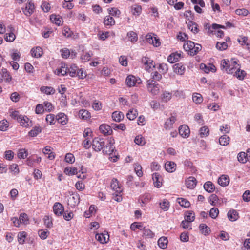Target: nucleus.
<instances>
[{
  "instance_id": "f257e3e1",
  "label": "nucleus",
  "mask_w": 250,
  "mask_h": 250,
  "mask_svg": "<svg viewBox=\"0 0 250 250\" xmlns=\"http://www.w3.org/2000/svg\"><path fill=\"white\" fill-rule=\"evenodd\" d=\"M146 86L147 90L152 95H156L159 93L160 86L156 81L148 80L147 81Z\"/></svg>"
},
{
  "instance_id": "f03ea898",
  "label": "nucleus",
  "mask_w": 250,
  "mask_h": 250,
  "mask_svg": "<svg viewBox=\"0 0 250 250\" xmlns=\"http://www.w3.org/2000/svg\"><path fill=\"white\" fill-rule=\"evenodd\" d=\"M92 146L93 149L95 151H100L101 150H103L105 146L104 140L103 138H95L93 140Z\"/></svg>"
},
{
  "instance_id": "7ed1b4c3",
  "label": "nucleus",
  "mask_w": 250,
  "mask_h": 250,
  "mask_svg": "<svg viewBox=\"0 0 250 250\" xmlns=\"http://www.w3.org/2000/svg\"><path fill=\"white\" fill-rule=\"evenodd\" d=\"M80 202V196L77 193H72L68 199V205L71 207H74Z\"/></svg>"
},
{
  "instance_id": "20e7f679",
  "label": "nucleus",
  "mask_w": 250,
  "mask_h": 250,
  "mask_svg": "<svg viewBox=\"0 0 250 250\" xmlns=\"http://www.w3.org/2000/svg\"><path fill=\"white\" fill-rule=\"evenodd\" d=\"M126 83L128 87H132L135 86L136 83H141V80L135 77L133 75H128L126 79Z\"/></svg>"
},
{
  "instance_id": "39448f33",
  "label": "nucleus",
  "mask_w": 250,
  "mask_h": 250,
  "mask_svg": "<svg viewBox=\"0 0 250 250\" xmlns=\"http://www.w3.org/2000/svg\"><path fill=\"white\" fill-rule=\"evenodd\" d=\"M35 9L34 4L31 0H28L26 6L22 8V10L26 16H30L34 12Z\"/></svg>"
},
{
  "instance_id": "423d86ee",
  "label": "nucleus",
  "mask_w": 250,
  "mask_h": 250,
  "mask_svg": "<svg viewBox=\"0 0 250 250\" xmlns=\"http://www.w3.org/2000/svg\"><path fill=\"white\" fill-rule=\"evenodd\" d=\"M141 62L145 65V69L148 71L152 67H155V63L153 60L147 56L143 57L142 58Z\"/></svg>"
},
{
  "instance_id": "0eeeda50",
  "label": "nucleus",
  "mask_w": 250,
  "mask_h": 250,
  "mask_svg": "<svg viewBox=\"0 0 250 250\" xmlns=\"http://www.w3.org/2000/svg\"><path fill=\"white\" fill-rule=\"evenodd\" d=\"M221 66L222 68L225 69L227 73L228 74H233L234 72L233 70H235L236 69V67H234L233 66L231 67L229 61L225 59L222 61Z\"/></svg>"
},
{
  "instance_id": "6e6552de",
  "label": "nucleus",
  "mask_w": 250,
  "mask_h": 250,
  "mask_svg": "<svg viewBox=\"0 0 250 250\" xmlns=\"http://www.w3.org/2000/svg\"><path fill=\"white\" fill-rule=\"evenodd\" d=\"M146 39L148 43L152 44L154 46L158 47L161 44L159 39L155 37H152L151 34H147L146 36Z\"/></svg>"
},
{
  "instance_id": "1a4fd4ad",
  "label": "nucleus",
  "mask_w": 250,
  "mask_h": 250,
  "mask_svg": "<svg viewBox=\"0 0 250 250\" xmlns=\"http://www.w3.org/2000/svg\"><path fill=\"white\" fill-rule=\"evenodd\" d=\"M179 132L183 137L187 138L189 136L190 129L187 125H183L179 127Z\"/></svg>"
},
{
  "instance_id": "9d476101",
  "label": "nucleus",
  "mask_w": 250,
  "mask_h": 250,
  "mask_svg": "<svg viewBox=\"0 0 250 250\" xmlns=\"http://www.w3.org/2000/svg\"><path fill=\"white\" fill-rule=\"evenodd\" d=\"M53 208L54 213L57 216L61 215L64 212L63 206L59 202L54 204Z\"/></svg>"
},
{
  "instance_id": "9b49d317",
  "label": "nucleus",
  "mask_w": 250,
  "mask_h": 250,
  "mask_svg": "<svg viewBox=\"0 0 250 250\" xmlns=\"http://www.w3.org/2000/svg\"><path fill=\"white\" fill-rule=\"evenodd\" d=\"M99 130L104 135H108L112 133V129L110 126L107 124H102L99 127Z\"/></svg>"
},
{
  "instance_id": "f8f14e48",
  "label": "nucleus",
  "mask_w": 250,
  "mask_h": 250,
  "mask_svg": "<svg viewBox=\"0 0 250 250\" xmlns=\"http://www.w3.org/2000/svg\"><path fill=\"white\" fill-rule=\"evenodd\" d=\"M110 186L114 191L119 194H120L123 190L122 187L119 184V182L116 179H113L112 180Z\"/></svg>"
},
{
  "instance_id": "ddd939ff",
  "label": "nucleus",
  "mask_w": 250,
  "mask_h": 250,
  "mask_svg": "<svg viewBox=\"0 0 250 250\" xmlns=\"http://www.w3.org/2000/svg\"><path fill=\"white\" fill-rule=\"evenodd\" d=\"M56 120L62 125H65L67 123V116L63 113H59L56 116Z\"/></svg>"
},
{
  "instance_id": "4468645a",
  "label": "nucleus",
  "mask_w": 250,
  "mask_h": 250,
  "mask_svg": "<svg viewBox=\"0 0 250 250\" xmlns=\"http://www.w3.org/2000/svg\"><path fill=\"white\" fill-rule=\"evenodd\" d=\"M185 182L186 186L188 188L193 189L196 186L197 180L193 177H189L186 180Z\"/></svg>"
},
{
  "instance_id": "2eb2a0df",
  "label": "nucleus",
  "mask_w": 250,
  "mask_h": 250,
  "mask_svg": "<svg viewBox=\"0 0 250 250\" xmlns=\"http://www.w3.org/2000/svg\"><path fill=\"white\" fill-rule=\"evenodd\" d=\"M181 54L180 53H173L171 54L167 58V61L173 63L179 60L181 58Z\"/></svg>"
},
{
  "instance_id": "dca6fc26",
  "label": "nucleus",
  "mask_w": 250,
  "mask_h": 250,
  "mask_svg": "<svg viewBox=\"0 0 250 250\" xmlns=\"http://www.w3.org/2000/svg\"><path fill=\"white\" fill-rule=\"evenodd\" d=\"M229 182V177L227 175H221L218 180V184L222 186L225 187L227 186Z\"/></svg>"
},
{
  "instance_id": "f3484780",
  "label": "nucleus",
  "mask_w": 250,
  "mask_h": 250,
  "mask_svg": "<svg viewBox=\"0 0 250 250\" xmlns=\"http://www.w3.org/2000/svg\"><path fill=\"white\" fill-rule=\"evenodd\" d=\"M174 72L178 74L183 75L185 71V67L181 63H178L174 65Z\"/></svg>"
},
{
  "instance_id": "a211bd4d",
  "label": "nucleus",
  "mask_w": 250,
  "mask_h": 250,
  "mask_svg": "<svg viewBox=\"0 0 250 250\" xmlns=\"http://www.w3.org/2000/svg\"><path fill=\"white\" fill-rule=\"evenodd\" d=\"M176 118L173 116H171L169 118L167 119L165 123L164 127L166 129H169L173 127L174 123L175 122Z\"/></svg>"
},
{
  "instance_id": "6ab92c4d",
  "label": "nucleus",
  "mask_w": 250,
  "mask_h": 250,
  "mask_svg": "<svg viewBox=\"0 0 250 250\" xmlns=\"http://www.w3.org/2000/svg\"><path fill=\"white\" fill-rule=\"evenodd\" d=\"M229 219L231 221H235L239 218V214L236 210H230L227 214Z\"/></svg>"
},
{
  "instance_id": "aec40b11",
  "label": "nucleus",
  "mask_w": 250,
  "mask_h": 250,
  "mask_svg": "<svg viewBox=\"0 0 250 250\" xmlns=\"http://www.w3.org/2000/svg\"><path fill=\"white\" fill-rule=\"evenodd\" d=\"M50 19L53 23L58 26L62 23V19L60 16L52 14L50 16Z\"/></svg>"
},
{
  "instance_id": "412c9836",
  "label": "nucleus",
  "mask_w": 250,
  "mask_h": 250,
  "mask_svg": "<svg viewBox=\"0 0 250 250\" xmlns=\"http://www.w3.org/2000/svg\"><path fill=\"white\" fill-rule=\"evenodd\" d=\"M161 178V177L158 173H154L153 174L152 179L155 187L159 188L162 186V182L160 180Z\"/></svg>"
},
{
  "instance_id": "4be33fe9",
  "label": "nucleus",
  "mask_w": 250,
  "mask_h": 250,
  "mask_svg": "<svg viewBox=\"0 0 250 250\" xmlns=\"http://www.w3.org/2000/svg\"><path fill=\"white\" fill-rule=\"evenodd\" d=\"M195 46V43L191 41H188L183 45V48L186 51H188V54L191 53V51L193 50V48Z\"/></svg>"
},
{
  "instance_id": "5701e85b",
  "label": "nucleus",
  "mask_w": 250,
  "mask_h": 250,
  "mask_svg": "<svg viewBox=\"0 0 250 250\" xmlns=\"http://www.w3.org/2000/svg\"><path fill=\"white\" fill-rule=\"evenodd\" d=\"M176 166L173 162H167L165 165V169L168 172H173L176 170Z\"/></svg>"
},
{
  "instance_id": "b1692460",
  "label": "nucleus",
  "mask_w": 250,
  "mask_h": 250,
  "mask_svg": "<svg viewBox=\"0 0 250 250\" xmlns=\"http://www.w3.org/2000/svg\"><path fill=\"white\" fill-rule=\"evenodd\" d=\"M42 49L40 47L33 48L31 50V54L32 57L39 58L42 56Z\"/></svg>"
},
{
  "instance_id": "393cba45",
  "label": "nucleus",
  "mask_w": 250,
  "mask_h": 250,
  "mask_svg": "<svg viewBox=\"0 0 250 250\" xmlns=\"http://www.w3.org/2000/svg\"><path fill=\"white\" fill-rule=\"evenodd\" d=\"M233 73H234V75L240 80H243L246 75V72L244 70H240L239 68H236L235 70H233Z\"/></svg>"
},
{
  "instance_id": "a878e982",
  "label": "nucleus",
  "mask_w": 250,
  "mask_h": 250,
  "mask_svg": "<svg viewBox=\"0 0 250 250\" xmlns=\"http://www.w3.org/2000/svg\"><path fill=\"white\" fill-rule=\"evenodd\" d=\"M124 117V114L120 111H114L112 114V118L115 122H120L122 119H123Z\"/></svg>"
},
{
  "instance_id": "bb28decb",
  "label": "nucleus",
  "mask_w": 250,
  "mask_h": 250,
  "mask_svg": "<svg viewBox=\"0 0 250 250\" xmlns=\"http://www.w3.org/2000/svg\"><path fill=\"white\" fill-rule=\"evenodd\" d=\"M20 123L21 125L24 127H27L30 125L29 119L26 116L21 115L20 120L18 121Z\"/></svg>"
},
{
  "instance_id": "cd10ccee",
  "label": "nucleus",
  "mask_w": 250,
  "mask_h": 250,
  "mask_svg": "<svg viewBox=\"0 0 250 250\" xmlns=\"http://www.w3.org/2000/svg\"><path fill=\"white\" fill-rule=\"evenodd\" d=\"M40 90L47 95H52L55 92L54 88L50 86H42L40 88Z\"/></svg>"
},
{
  "instance_id": "c85d7f7f",
  "label": "nucleus",
  "mask_w": 250,
  "mask_h": 250,
  "mask_svg": "<svg viewBox=\"0 0 250 250\" xmlns=\"http://www.w3.org/2000/svg\"><path fill=\"white\" fill-rule=\"evenodd\" d=\"M204 188L206 191L209 193H212L215 190V186L210 181H208L205 183Z\"/></svg>"
},
{
  "instance_id": "c756f323",
  "label": "nucleus",
  "mask_w": 250,
  "mask_h": 250,
  "mask_svg": "<svg viewBox=\"0 0 250 250\" xmlns=\"http://www.w3.org/2000/svg\"><path fill=\"white\" fill-rule=\"evenodd\" d=\"M114 147L111 142H109L108 144L104 146L103 149V152L104 154H111L113 152Z\"/></svg>"
},
{
  "instance_id": "7c9ffc66",
  "label": "nucleus",
  "mask_w": 250,
  "mask_h": 250,
  "mask_svg": "<svg viewBox=\"0 0 250 250\" xmlns=\"http://www.w3.org/2000/svg\"><path fill=\"white\" fill-rule=\"evenodd\" d=\"M127 36L128 38V40L130 41L132 43L136 42L138 40V35L137 33L134 31H131L127 33Z\"/></svg>"
},
{
  "instance_id": "2f4dec72",
  "label": "nucleus",
  "mask_w": 250,
  "mask_h": 250,
  "mask_svg": "<svg viewBox=\"0 0 250 250\" xmlns=\"http://www.w3.org/2000/svg\"><path fill=\"white\" fill-rule=\"evenodd\" d=\"M168 240L165 237L160 238L158 241V245L161 249H165L167 247Z\"/></svg>"
},
{
  "instance_id": "473e14b6",
  "label": "nucleus",
  "mask_w": 250,
  "mask_h": 250,
  "mask_svg": "<svg viewBox=\"0 0 250 250\" xmlns=\"http://www.w3.org/2000/svg\"><path fill=\"white\" fill-rule=\"evenodd\" d=\"M104 23L105 25L112 26L115 24L114 19L110 15L105 17L104 20Z\"/></svg>"
},
{
  "instance_id": "72a5a7b5",
  "label": "nucleus",
  "mask_w": 250,
  "mask_h": 250,
  "mask_svg": "<svg viewBox=\"0 0 250 250\" xmlns=\"http://www.w3.org/2000/svg\"><path fill=\"white\" fill-rule=\"evenodd\" d=\"M79 116L83 119L86 120L91 117V114L88 111L85 109L80 110L79 112Z\"/></svg>"
},
{
  "instance_id": "f704fd0d",
  "label": "nucleus",
  "mask_w": 250,
  "mask_h": 250,
  "mask_svg": "<svg viewBox=\"0 0 250 250\" xmlns=\"http://www.w3.org/2000/svg\"><path fill=\"white\" fill-rule=\"evenodd\" d=\"M1 77L5 79L6 82H10L12 80V77L8 72L6 68H2L1 70Z\"/></svg>"
},
{
  "instance_id": "c9c22d12",
  "label": "nucleus",
  "mask_w": 250,
  "mask_h": 250,
  "mask_svg": "<svg viewBox=\"0 0 250 250\" xmlns=\"http://www.w3.org/2000/svg\"><path fill=\"white\" fill-rule=\"evenodd\" d=\"M137 115V110L136 109H131L127 113L126 117L129 120H133L136 118Z\"/></svg>"
},
{
  "instance_id": "e433bc0d",
  "label": "nucleus",
  "mask_w": 250,
  "mask_h": 250,
  "mask_svg": "<svg viewBox=\"0 0 250 250\" xmlns=\"http://www.w3.org/2000/svg\"><path fill=\"white\" fill-rule=\"evenodd\" d=\"M199 228L201 231L202 233L205 235L209 234L210 232V228L205 224H200L199 226Z\"/></svg>"
},
{
  "instance_id": "4c0bfd02",
  "label": "nucleus",
  "mask_w": 250,
  "mask_h": 250,
  "mask_svg": "<svg viewBox=\"0 0 250 250\" xmlns=\"http://www.w3.org/2000/svg\"><path fill=\"white\" fill-rule=\"evenodd\" d=\"M64 172L66 175H73L77 174L78 170L76 167H67L64 169Z\"/></svg>"
},
{
  "instance_id": "58836bf2",
  "label": "nucleus",
  "mask_w": 250,
  "mask_h": 250,
  "mask_svg": "<svg viewBox=\"0 0 250 250\" xmlns=\"http://www.w3.org/2000/svg\"><path fill=\"white\" fill-rule=\"evenodd\" d=\"M143 236L146 238H152L154 236V233L148 228H143Z\"/></svg>"
},
{
  "instance_id": "ea45409f",
  "label": "nucleus",
  "mask_w": 250,
  "mask_h": 250,
  "mask_svg": "<svg viewBox=\"0 0 250 250\" xmlns=\"http://www.w3.org/2000/svg\"><path fill=\"white\" fill-rule=\"evenodd\" d=\"M247 156V153L244 152H240L237 156L238 161L242 163H245L248 160Z\"/></svg>"
},
{
  "instance_id": "a19ab883",
  "label": "nucleus",
  "mask_w": 250,
  "mask_h": 250,
  "mask_svg": "<svg viewBox=\"0 0 250 250\" xmlns=\"http://www.w3.org/2000/svg\"><path fill=\"white\" fill-rule=\"evenodd\" d=\"M55 73L58 75H61L64 76L68 73V68L66 67L65 66H62L60 68L56 69Z\"/></svg>"
},
{
  "instance_id": "79ce46f5",
  "label": "nucleus",
  "mask_w": 250,
  "mask_h": 250,
  "mask_svg": "<svg viewBox=\"0 0 250 250\" xmlns=\"http://www.w3.org/2000/svg\"><path fill=\"white\" fill-rule=\"evenodd\" d=\"M159 205L161 208L165 211L169 209V202L166 199H164L162 202H160Z\"/></svg>"
},
{
  "instance_id": "37998d69",
  "label": "nucleus",
  "mask_w": 250,
  "mask_h": 250,
  "mask_svg": "<svg viewBox=\"0 0 250 250\" xmlns=\"http://www.w3.org/2000/svg\"><path fill=\"white\" fill-rule=\"evenodd\" d=\"M230 138L226 135H224L220 137L219 139V143L221 145L226 146L229 143Z\"/></svg>"
},
{
  "instance_id": "c03bdc74",
  "label": "nucleus",
  "mask_w": 250,
  "mask_h": 250,
  "mask_svg": "<svg viewBox=\"0 0 250 250\" xmlns=\"http://www.w3.org/2000/svg\"><path fill=\"white\" fill-rule=\"evenodd\" d=\"M178 202L181 206L185 208H188L190 205V202L188 200L183 198H179Z\"/></svg>"
},
{
  "instance_id": "a18cd8bd",
  "label": "nucleus",
  "mask_w": 250,
  "mask_h": 250,
  "mask_svg": "<svg viewBox=\"0 0 250 250\" xmlns=\"http://www.w3.org/2000/svg\"><path fill=\"white\" fill-rule=\"evenodd\" d=\"M188 27L194 33H196L198 32L199 30L197 28V25L195 22L193 21H189L188 24Z\"/></svg>"
},
{
  "instance_id": "49530a36",
  "label": "nucleus",
  "mask_w": 250,
  "mask_h": 250,
  "mask_svg": "<svg viewBox=\"0 0 250 250\" xmlns=\"http://www.w3.org/2000/svg\"><path fill=\"white\" fill-rule=\"evenodd\" d=\"M41 131L42 129L40 127L35 126L33 128V129H32L29 132L28 134L29 135H30V136L35 137Z\"/></svg>"
},
{
  "instance_id": "de8ad7c7",
  "label": "nucleus",
  "mask_w": 250,
  "mask_h": 250,
  "mask_svg": "<svg viewBox=\"0 0 250 250\" xmlns=\"http://www.w3.org/2000/svg\"><path fill=\"white\" fill-rule=\"evenodd\" d=\"M194 215L192 211H187L185 216V220L189 223H191L194 220Z\"/></svg>"
},
{
  "instance_id": "09e8293b",
  "label": "nucleus",
  "mask_w": 250,
  "mask_h": 250,
  "mask_svg": "<svg viewBox=\"0 0 250 250\" xmlns=\"http://www.w3.org/2000/svg\"><path fill=\"white\" fill-rule=\"evenodd\" d=\"M192 99L194 102L196 104H200L203 101V98L202 95L197 93H194L192 96Z\"/></svg>"
},
{
  "instance_id": "8fccbe9b",
  "label": "nucleus",
  "mask_w": 250,
  "mask_h": 250,
  "mask_svg": "<svg viewBox=\"0 0 250 250\" xmlns=\"http://www.w3.org/2000/svg\"><path fill=\"white\" fill-rule=\"evenodd\" d=\"M26 237V233L24 231L20 232L18 235V242L21 244H23L25 242Z\"/></svg>"
},
{
  "instance_id": "3c124183",
  "label": "nucleus",
  "mask_w": 250,
  "mask_h": 250,
  "mask_svg": "<svg viewBox=\"0 0 250 250\" xmlns=\"http://www.w3.org/2000/svg\"><path fill=\"white\" fill-rule=\"evenodd\" d=\"M199 131L200 136L204 137L209 135V129L207 126H204L200 129Z\"/></svg>"
},
{
  "instance_id": "603ef678",
  "label": "nucleus",
  "mask_w": 250,
  "mask_h": 250,
  "mask_svg": "<svg viewBox=\"0 0 250 250\" xmlns=\"http://www.w3.org/2000/svg\"><path fill=\"white\" fill-rule=\"evenodd\" d=\"M171 98V94L167 91H164L161 95V99L162 101L167 102L169 101Z\"/></svg>"
},
{
  "instance_id": "864d4df0",
  "label": "nucleus",
  "mask_w": 250,
  "mask_h": 250,
  "mask_svg": "<svg viewBox=\"0 0 250 250\" xmlns=\"http://www.w3.org/2000/svg\"><path fill=\"white\" fill-rule=\"evenodd\" d=\"M96 238L101 243L103 244L107 242L106 235L103 233L96 234Z\"/></svg>"
},
{
  "instance_id": "5fc2aeb1",
  "label": "nucleus",
  "mask_w": 250,
  "mask_h": 250,
  "mask_svg": "<svg viewBox=\"0 0 250 250\" xmlns=\"http://www.w3.org/2000/svg\"><path fill=\"white\" fill-rule=\"evenodd\" d=\"M134 142L140 146H143L146 143L144 138L141 135L137 136L134 139Z\"/></svg>"
},
{
  "instance_id": "6e6d98bb",
  "label": "nucleus",
  "mask_w": 250,
  "mask_h": 250,
  "mask_svg": "<svg viewBox=\"0 0 250 250\" xmlns=\"http://www.w3.org/2000/svg\"><path fill=\"white\" fill-rule=\"evenodd\" d=\"M142 168V167L139 164L135 163L134 164V170L138 177H141L143 175Z\"/></svg>"
},
{
  "instance_id": "4d7b16f0",
  "label": "nucleus",
  "mask_w": 250,
  "mask_h": 250,
  "mask_svg": "<svg viewBox=\"0 0 250 250\" xmlns=\"http://www.w3.org/2000/svg\"><path fill=\"white\" fill-rule=\"evenodd\" d=\"M19 219L21 223H22L23 224H27L28 223V216L25 213H21Z\"/></svg>"
},
{
  "instance_id": "13d9d810",
  "label": "nucleus",
  "mask_w": 250,
  "mask_h": 250,
  "mask_svg": "<svg viewBox=\"0 0 250 250\" xmlns=\"http://www.w3.org/2000/svg\"><path fill=\"white\" fill-rule=\"evenodd\" d=\"M56 120V118H55L54 114H49L46 116V121L50 125L55 124Z\"/></svg>"
},
{
  "instance_id": "bf43d9fd",
  "label": "nucleus",
  "mask_w": 250,
  "mask_h": 250,
  "mask_svg": "<svg viewBox=\"0 0 250 250\" xmlns=\"http://www.w3.org/2000/svg\"><path fill=\"white\" fill-rule=\"evenodd\" d=\"M27 151L25 149H21L18 152V157L19 159H25L27 156Z\"/></svg>"
},
{
  "instance_id": "052dcab7",
  "label": "nucleus",
  "mask_w": 250,
  "mask_h": 250,
  "mask_svg": "<svg viewBox=\"0 0 250 250\" xmlns=\"http://www.w3.org/2000/svg\"><path fill=\"white\" fill-rule=\"evenodd\" d=\"M216 47L219 50H224L227 48L228 44L225 42H218L216 43Z\"/></svg>"
},
{
  "instance_id": "680f3d73",
  "label": "nucleus",
  "mask_w": 250,
  "mask_h": 250,
  "mask_svg": "<svg viewBox=\"0 0 250 250\" xmlns=\"http://www.w3.org/2000/svg\"><path fill=\"white\" fill-rule=\"evenodd\" d=\"M235 12L236 14L243 16H246L249 13V11L245 8L237 9L235 10Z\"/></svg>"
},
{
  "instance_id": "e2e57ef3",
  "label": "nucleus",
  "mask_w": 250,
  "mask_h": 250,
  "mask_svg": "<svg viewBox=\"0 0 250 250\" xmlns=\"http://www.w3.org/2000/svg\"><path fill=\"white\" fill-rule=\"evenodd\" d=\"M219 214V210L217 208H213L209 211V216L213 219H215Z\"/></svg>"
},
{
  "instance_id": "0e129e2a",
  "label": "nucleus",
  "mask_w": 250,
  "mask_h": 250,
  "mask_svg": "<svg viewBox=\"0 0 250 250\" xmlns=\"http://www.w3.org/2000/svg\"><path fill=\"white\" fill-rule=\"evenodd\" d=\"M76 70H77V67L75 65L71 66V67L68 69V73L71 77H75L77 75Z\"/></svg>"
},
{
  "instance_id": "69168bd1",
  "label": "nucleus",
  "mask_w": 250,
  "mask_h": 250,
  "mask_svg": "<svg viewBox=\"0 0 250 250\" xmlns=\"http://www.w3.org/2000/svg\"><path fill=\"white\" fill-rule=\"evenodd\" d=\"M92 55L93 54L91 52H86L81 56V59L83 62H86L90 60Z\"/></svg>"
},
{
  "instance_id": "338daca9",
  "label": "nucleus",
  "mask_w": 250,
  "mask_h": 250,
  "mask_svg": "<svg viewBox=\"0 0 250 250\" xmlns=\"http://www.w3.org/2000/svg\"><path fill=\"white\" fill-rule=\"evenodd\" d=\"M151 199V195L148 193H146L143 195L140 200L143 204H146L148 203Z\"/></svg>"
},
{
  "instance_id": "774afa93",
  "label": "nucleus",
  "mask_w": 250,
  "mask_h": 250,
  "mask_svg": "<svg viewBox=\"0 0 250 250\" xmlns=\"http://www.w3.org/2000/svg\"><path fill=\"white\" fill-rule=\"evenodd\" d=\"M16 36L13 32L6 34L5 36V40L8 42H13L15 39Z\"/></svg>"
}]
</instances>
